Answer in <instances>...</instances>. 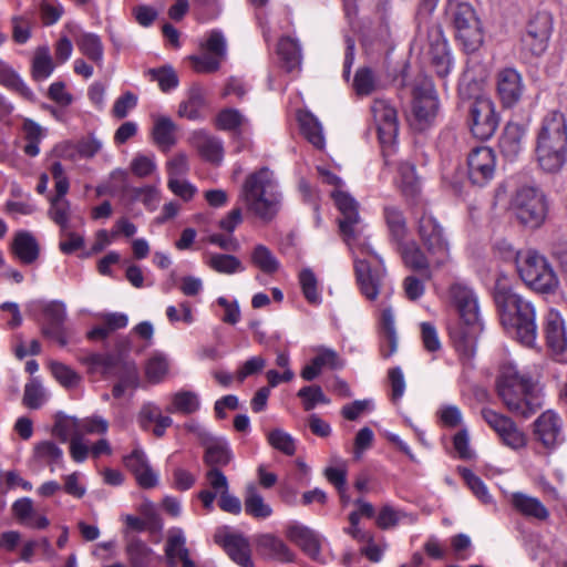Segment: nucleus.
Here are the masks:
<instances>
[{
  "mask_svg": "<svg viewBox=\"0 0 567 567\" xmlns=\"http://www.w3.org/2000/svg\"><path fill=\"white\" fill-rule=\"evenodd\" d=\"M534 158L546 174H557L567 163V122L558 111L548 112L536 130Z\"/></svg>",
  "mask_w": 567,
  "mask_h": 567,
  "instance_id": "obj_1",
  "label": "nucleus"
},
{
  "mask_svg": "<svg viewBox=\"0 0 567 567\" xmlns=\"http://www.w3.org/2000/svg\"><path fill=\"white\" fill-rule=\"evenodd\" d=\"M494 300L504 328L522 344L534 347L537 338L534 307L515 293L503 279H497L495 284Z\"/></svg>",
  "mask_w": 567,
  "mask_h": 567,
  "instance_id": "obj_2",
  "label": "nucleus"
},
{
  "mask_svg": "<svg viewBox=\"0 0 567 567\" xmlns=\"http://www.w3.org/2000/svg\"><path fill=\"white\" fill-rule=\"evenodd\" d=\"M239 199L249 214L262 223L272 221L282 204V194L274 171L264 166L248 174L241 186Z\"/></svg>",
  "mask_w": 567,
  "mask_h": 567,
  "instance_id": "obj_3",
  "label": "nucleus"
},
{
  "mask_svg": "<svg viewBox=\"0 0 567 567\" xmlns=\"http://www.w3.org/2000/svg\"><path fill=\"white\" fill-rule=\"evenodd\" d=\"M497 394L509 412L526 419L543 405L538 381L520 374L512 363L504 364L501 369Z\"/></svg>",
  "mask_w": 567,
  "mask_h": 567,
  "instance_id": "obj_4",
  "label": "nucleus"
},
{
  "mask_svg": "<svg viewBox=\"0 0 567 567\" xmlns=\"http://www.w3.org/2000/svg\"><path fill=\"white\" fill-rule=\"evenodd\" d=\"M449 299L451 305L456 309L460 318L465 324L471 327V331L455 339V347L458 353L471 359L476 351V340L474 332L477 330L478 323V299L475 291L463 282H454L449 289Z\"/></svg>",
  "mask_w": 567,
  "mask_h": 567,
  "instance_id": "obj_5",
  "label": "nucleus"
},
{
  "mask_svg": "<svg viewBox=\"0 0 567 567\" xmlns=\"http://www.w3.org/2000/svg\"><path fill=\"white\" fill-rule=\"evenodd\" d=\"M519 277L533 290L542 293L554 292L559 285L558 277L548 260L533 249L515 252Z\"/></svg>",
  "mask_w": 567,
  "mask_h": 567,
  "instance_id": "obj_6",
  "label": "nucleus"
},
{
  "mask_svg": "<svg viewBox=\"0 0 567 567\" xmlns=\"http://www.w3.org/2000/svg\"><path fill=\"white\" fill-rule=\"evenodd\" d=\"M355 252L354 271L361 293L371 301L377 300L384 277L380 257L369 245L360 244Z\"/></svg>",
  "mask_w": 567,
  "mask_h": 567,
  "instance_id": "obj_7",
  "label": "nucleus"
},
{
  "mask_svg": "<svg viewBox=\"0 0 567 567\" xmlns=\"http://www.w3.org/2000/svg\"><path fill=\"white\" fill-rule=\"evenodd\" d=\"M416 233L434 268H441L450 261V243L444 228L432 214L422 213L416 221Z\"/></svg>",
  "mask_w": 567,
  "mask_h": 567,
  "instance_id": "obj_8",
  "label": "nucleus"
},
{
  "mask_svg": "<svg viewBox=\"0 0 567 567\" xmlns=\"http://www.w3.org/2000/svg\"><path fill=\"white\" fill-rule=\"evenodd\" d=\"M512 208L523 225L537 228L543 225L547 217L548 202L542 189L523 186L513 196Z\"/></svg>",
  "mask_w": 567,
  "mask_h": 567,
  "instance_id": "obj_9",
  "label": "nucleus"
},
{
  "mask_svg": "<svg viewBox=\"0 0 567 567\" xmlns=\"http://www.w3.org/2000/svg\"><path fill=\"white\" fill-rule=\"evenodd\" d=\"M455 38L465 52H475L483 44V28L474 8L468 3H457L452 12Z\"/></svg>",
  "mask_w": 567,
  "mask_h": 567,
  "instance_id": "obj_10",
  "label": "nucleus"
},
{
  "mask_svg": "<svg viewBox=\"0 0 567 567\" xmlns=\"http://www.w3.org/2000/svg\"><path fill=\"white\" fill-rule=\"evenodd\" d=\"M470 128L480 140H487L494 135L498 126V115L491 97L480 95L470 105Z\"/></svg>",
  "mask_w": 567,
  "mask_h": 567,
  "instance_id": "obj_11",
  "label": "nucleus"
},
{
  "mask_svg": "<svg viewBox=\"0 0 567 567\" xmlns=\"http://www.w3.org/2000/svg\"><path fill=\"white\" fill-rule=\"evenodd\" d=\"M227 45L221 32L212 31L202 43V53L190 55L188 59L193 69L198 73L216 72L226 58Z\"/></svg>",
  "mask_w": 567,
  "mask_h": 567,
  "instance_id": "obj_12",
  "label": "nucleus"
},
{
  "mask_svg": "<svg viewBox=\"0 0 567 567\" xmlns=\"http://www.w3.org/2000/svg\"><path fill=\"white\" fill-rule=\"evenodd\" d=\"M481 415L483 420L496 432L504 445L512 450H520L526 446V434L512 419L489 408L482 409Z\"/></svg>",
  "mask_w": 567,
  "mask_h": 567,
  "instance_id": "obj_13",
  "label": "nucleus"
},
{
  "mask_svg": "<svg viewBox=\"0 0 567 567\" xmlns=\"http://www.w3.org/2000/svg\"><path fill=\"white\" fill-rule=\"evenodd\" d=\"M495 154L487 146L473 148L467 156V178L473 186L484 187L495 174Z\"/></svg>",
  "mask_w": 567,
  "mask_h": 567,
  "instance_id": "obj_14",
  "label": "nucleus"
},
{
  "mask_svg": "<svg viewBox=\"0 0 567 567\" xmlns=\"http://www.w3.org/2000/svg\"><path fill=\"white\" fill-rule=\"evenodd\" d=\"M553 28L551 16L542 11L533 14L526 25L522 42L526 50L534 55L545 52Z\"/></svg>",
  "mask_w": 567,
  "mask_h": 567,
  "instance_id": "obj_15",
  "label": "nucleus"
},
{
  "mask_svg": "<svg viewBox=\"0 0 567 567\" xmlns=\"http://www.w3.org/2000/svg\"><path fill=\"white\" fill-rule=\"evenodd\" d=\"M371 113L378 131L380 143L392 145L398 136L399 123L396 110L389 101L377 99L371 105Z\"/></svg>",
  "mask_w": 567,
  "mask_h": 567,
  "instance_id": "obj_16",
  "label": "nucleus"
},
{
  "mask_svg": "<svg viewBox=\"0 0 567 567\" xmlns=\"http://www.w3.org/2000/svg\"><path fill=\"white\" fill-rule=\"evenodd\" d=\"M535 440L547 450H554L564 442L561 417L553 410L543 412L534 422Z\"/></svg>",
  "mask_w": 567,
  "mask_h": 567,
  "instance_id": "obj_17",
  "label": "nucleus"
},
{
  "mask_svg": "<svg viewBox=\"0 0 567 567\" xmlns=\"http://www.w3.org/2000/svg\"><path fill=\"white\" fill-rule=\"evenodd\" d=\"M426 54L436 74L441 79L447 76L452 69V56L440 25H433L427 30Z\"/></svg>",
  "mask_w": 567,
  "mask_h": 567,
  "instance_id": "obj_18",
  "label": "nucleus"
},
{
  "mask_svg": "<svg viewBox=\"0 0 567 567\" xmlns=\"http://www.w3.org/2000/svg\"><path fill=\"white\" fill-rule=\"evenodd\" d=\"M332 197L342 215L339 220L340 231L348 245L352 247L358 236L355 226L360 223L359 204L350 194L340 189L334 190Z\"/></svg>",
  "mask_w": 567,
  "mask_h": 567,
  "instance_id": "obj_19",
  "label": "nucleus"
},
{
  "mask_svg": "<svg viewBox=\"0 0 567 567\" xmlns=\"http://www.w3.org/2000/svg\"><path fill=\"white\" fill-rule=\"evenodd\" d=\"M525 91L522 74L513 68H505L496 74V92L505 107L516 105Z\"/></svg>",
  "mask_w": 567,
  "mask_h": 567,
  "instance_id": "obj_20",
  "label": "nucleus"
},
{
  "mask_svg": "<svg viewBox=\"0 0 567 567\" xmlns=\"http://www.w3.org/2000/svg\"><path fill=\"white\" fill-rule=\"evenodd\" d=\"M413 94V115L422 128V125L429 123L437 111V100L431 80L423 79L422 83L414 87Z\"/></svg>",
  "mask_w": 567,
  "mask_h": 567,
  "instance_id": "obj_21",
  "label": "nucleus"
},
{
  "mask_svg": "<svg viewBox=\"0 0 567 567\" xmlns=\"http://www.w3.org/2000/svg\"><path fill=\"white\" fill-rule=\"evenodd\" d=\"M123 464L134 475L142 488H153L157 485L158 476L140 446L123 457Z\"/></svg>",
  "mask_w": 567,
  "mask_h": 567,
  "instance_id": "obj_22",
  "label": "nucleus"
},
{
  "mask_svg": "<svg viewBox=\"0 0 567 567\" xmlns=\"http://www.w3.org/2000/svg\"><path fill=\"white\" fill-rule=\"evenodd\" d=\"M164 551L168 567H177L179 561L182 567H196L190 558V550L186 546V536L182 528L168 530Z\"/></svg>",
  "mask_w": 567,
  "mask_h": 567,
  "instance_id": "obj_23",
  "label": "nucleus"
},
{
  "mask_svg": "<svg viewBox=\"0 0 567 567\" xmlns=\"http://www.w3.org/2000/svg\"><path fill=\"white\" fill-rule=\"evenodd\" d=\"M286 536L311 559L320 560L322 540L315 530L305 525L292 523L287 527Z\"/></svg>",
  "mask_w": 567,
  "mask_h": 567,
  "instance_id": "obj_24",
  "label": "nucleus"
},
{
  "mask_svg": "<svg viewBox=\"0 0 567 567\" xmlns=\"http://www.w3.org/2000/svg\"><path fill=\"white\" fill-rule=\"evenodd\" d=\"M545 337L547 346L559 360H565L567 351V336L564 320L556 311H549L546 317Z\"/></svg>",
  "mask_w": 567,
  "mask_h": 567,
  "instance_id": "obj_25",
  "label": "nucleus"
},
{
  "mask_svg": "<svg viewBox=\"0 0 567 567\" xmlns=\"http://www.w3.org/2000/svg\"><path fill=\"white\" fill-rule=\"evenodd\" d=\"M398 248L402 260L408 268L421 272L425 279H430L432 277L430 269L431 266H433V262L431 257L426 251L424 252L415 241L404 240L401 244H398Z\"/></svg>",
  "mask_w": 567,
  "mask_h": 567,
  "instance_id": "obj_26",
  "label": "nucleus"
},
{
  "mask_svg": "<svg viewBox=\"0 0 567 567\" xmlns=\"http://www.w3.org/2000/svg\"><path fill=\"white\" fill-rule=\"evenodd\" d=\"M47 324L43 327V334L59 342L61 346L68 343L65 329L63 327L66 318L65 306L62 302L53 301L44 310Z\"/></svg>",
  "mask_w": 567,
  "mask_h": 567,
  "instance_id": "obj_27",
  "label": "nucleus"
},
{
  "mask_svg": "<svg viewBox=\"0 0 567 567\" xmlns=\"http://www.w3.org/2000/svg\"><path fill=\"white\" fill-rule=\"evenodd\" d=\"M216 542L220 543L229 558L241 567H252L250 544L246 537L239 534H226L223 539L216 535Z\"/></svg>",
  "mask_w": 567,
  "mask_h": 567,
  "instance_id": "obj_28",
  "label": "nucleus"
},
{
  "mask_svg": "<svg viewBox=\"0 0 567 567\" xmlns=\"http://www.w3.org/2000/svg\"><path fill=\"white\" fill-rule=\"evenodd\" d=\"M202 446L204 447L203 461L209 468L226 466L233 460L229 443L223 436L213 434Z\"/></svg>",
  "mask_w": 567,
  "mask_h": 567,
  "instance_id": "obj_29",
  "label": "nucleus"
},
{
  "mask_svg": "<svg viewBox=\"0 0 567 567\" xmlns=\"http://www.w3.org/2000/svg\"><path fill=\"white\" fill-rule=\"evenodd\" d=\"M343 363L338 353L329 348H319L317 355L301 371V378L306 381L315 380L323 368L340 369Z\"/></svg>",
  "mask_w": 567,
  "mask_h": 567,
  "instance_id": "obj_30",
  "label": "nucleus"
},
{
  "mask_svg": "<svg viewBox=\"0 0 567 567\" xmlns=\"http://www.w3.org/2000/svg\"><path fill=\"white\" fill-rule=\"evenodd\" d=\"M509 502L515 511L527 518L546 520L549 517V512L546 506L538 498L525 493H513Z\"/></svg>",
  "mask_w": 567,
  "mask_h": 567,
  "instance_id": "obj_31",
  "label": "nucleus"
},
{
  "mask_svg": "<svg viewBox=\"0 0 567 567\" xmlns=\"http://www.w3.org/2000/svg\"><path fill=\"white\" fill-rule=\"evenodd\" d=\"M525 128L517 123H508L499 138L502 154L508 159H515L523 150Z\"/></svg>",
  "mask_w": 567,
  "mask_h": 567,
  "instance_id": "obj_32",
  "label": "nucleus"
},
{
  "mask_svg": "<svg viewBox=\"0 0 567 567\" xmlns=\"http://www.w3.org/2000/svg\"><path fill=\"white\" fill-rule=\"evenodd\" d=\"M383 218L391 240L396 245L404 241L409 233V228L402 209L396 205H385L383 207Z\"/></svg>",
  "mask_w": 567,
  "mask_h": 567,
  "instance_id": "obj_33",
  "label": "nucleus"
},
{
  "mask_svg": "<svg viewBox=\"0 0 567 567\" xmlns=\"http://www.w3.org/2000/svg\"><path fill=\"white\" fill-rule=\"evenodd\" d=\"M256 544L264 554L279 561L290 563L295 558V554L289 549L284 540L272 534H262L258 536Z\"/></svg>",
  "mask_w": 567,
  "mask_h": 567,
  "instance_id": "obj_34",
  "label": "nucleus"
},
{
  "mask_svg": "<svg viewBox=\"0 0 567 567\" xmlns=\"http://www.w3.org/2000/svg\"><path fill=\"white\" fill-rule=\"evenodd\" d=\"M12 251L20 261L29 265L38 259L39 245L30 233L19 231L14 236Z\"/></svg>",
  "mask_w": 567,
  "mask_h": 567,
  "instance_id": "obj_35",
  "label": "nucleus"
},
{
  "mask_svg": "<svg viewBox=\"0 0 567 567\" xmlns=\"http://www.w3.org/2000/svg\"><path fill=\"white\" fill-rule=\"evenodd\" d=\"M244 506L245 512L255 518L264 519L272 514L271 506L265 502L254 484L246 486Z\"/></svg>",
  "mask_w": 567,
  "mask_h": 567,
  "instance_id": "obj_36",
  "label": "nucleus"
},
{
  "mask_svg": "<svg viewBox=\"0 0 567 567\" xmlns=\"http://www.w3.org/2000/svg\"><path fill=\"white\" fill-rule=\"evenodd\" d=\"M175 132L176 126L169 117L158 116L155 118L152 135L161 150L167 151L176 143Z\"/></svg>",
  "mask_w": 567,
  "mask_h": 567,
  "instance_id": "obj_37",
  "label": "nucleus"
},
{
  "mask_svg": "<svg viewBox=\"0 0 567 567\" xmlns=\"http://www.w3.org/2000/svg\"><path fill=\"white\" fill-rule=\"evenodd\" d=\"M75 42L83 55L97 65L102 64L104 47L97 34L84 32L76 38Z\"/></svg>",
  "mask_w": 567,
  "mask_h": 567,
  "instance_id": "obj_38",
  "label": "nucleus"
},
{
  "mask_svg": "<svg viewBox=\"0 0 567 567\" xmlns=\"http://www.w3.org/2000/svg\"><path fill=\"white\" fill-rule=\"evenodd\" d=\"M300 128L305 137L317 148L324 147V136L322 126L317 117L309 112H300L298 114Z\"/></svg>",
  "mask_w": 567,
  "mask_h": 567,
  "instance_id": "obj_39",
  "label": "nucleus"
},
{
  "mask_svg": "<svg viewBox=\"0 0 567 567\" xmlns=\"http://www.w3.org/2000/svg\"><path fill=\"white\" fill-rule=\"evenodd\" d=\"M54 71V62L52 60L50 49L47 45L39 47L32 60V76L37 81L48 79Z\"/></svg>",
  "mask_w": 567,
  "mask_h": 567,
  "instance_id": "obj_40",
  "label": "nucleus"
},
{
  "mask_svg": "<svg viewBox=\"0 0 567 567\" xmlns=\"http://www.w3.org/2000/svg\"><path fill=\"white\" fill-rule=\"evenodd\" d=\"M22 132L27 144L23 152L29 156H37L40 153L39 143L44 137V128L37 122L24 118L22 124Z\"/></svg>",
  "mask_w": 567,
  "mask_h": 567,
  "instance_id": "obj_41",
  "label": "nucleus"
},
{
  "mask_svg": "<svg viewBox=\"0 0 567 567\" xmlns=\"http://www.w3.org/2000/svg\"><path fill=\"white\" fill-rule=\"evenodd\" d=\"M126 554L133 567H150L153 549L138 538H132L126 546Z\"/></svg>",
  "mask_w": 567,
  "mask_h": 567,
  "instance_id": "obj_42",
  "label": "nucleus"
},
{
  "mask_svg": "<svg viewBox=\"0 0 567 567\" xmlns=\"http://www.w3.org/2000/svg\"><path fill=\"white\" fill-rule=\"evenodd\" d=\"M206 264L216 272L233 275L244 270L241 261L233 255L208 254Z\"/></svg>",
  "mask_w": 567,
  "mask_h": 567,
  "instance_id": "obj_43",
  "label": "nucleus"
},
{
  "mask_svg": "<svg viewBox=\"0 0 567 567\" xmlns=\"http://www.w3.org/2000/svg\"><path fill=\"white\" fill-rule=\"evenodd\" d=\"M399 186L406 197H414L420 192V181L415 173V167L408 163H400L399 167Z\"/></svg>",
  "mask_w": 567,
  "mask_h": 567,
  "instance_id": "obj_44",
  "label": "nucleus"
},
{
  "mask_svg": "<svg viewBox=\"0 0 567 567\" xmlns=\"http://www.w3.org/2000/svg\"><path fill=\"white\" fill-rule=\"evenodd\" d=\"M197 148L200 155L212 163L219 164L223 161L224 148L220 140L200 134L197 137Z\"/></svg>",
  "mask_w": 567,
  "mask_h": 567,
  "instance_id": "obj_45",
  "label": "nucleus"
},
{
  "mask_svg": "<svg viewBox=\"0 0 567 567\" xmlns=\"http://www.w3.org/2000/svg\"><path fill=\"white\" fill-rule=\"evenodd\" d=\"M33 452L34 457L47 463L51 472L54 471V465L62 464L63 462V451L52 441H42L35 444Z\"/></svg>",
  "mask_w": 567,
  "mask_h": 567,
  "instance_id": "obj_46",
  "label": "nucleus"
},
{
  "mask_svg": "<svg viewBox=\"0 0 567 567\" xmlns=\"http://www.w3.org/2000/svg\"><path fill=\"white\" fill-rule=\"evenodd\" d=\"M0 84L14 90L28 101L34 100L33 92L7 63L0 69Z\"/></svg>",
  "mask_w": 567,
  "mask_h": 567,
  "instance_id": "obj_47",
  "label": "nucleus"
},
{
  "mask_svg": "<svg viewBox=\"0 0 567 567\" xmlns=\"http://www.w3.org/2000/svg\"><path fill=\"white\" fill-rule=\"evenodd\" d=\"M200 406L198 395L192 391H179L172 396V404L168 412H181L184 414L195 413Z\"/></svg>",
  "mask_w": 567,
  "mask_h": 567,
  "instance_id": "obj_48",
  "label": "nucleus"
},
{
  "mask_svg": "<svg viewBox=\"0 0 567 567\" xmlns=\"http://www.w3.org/2000/svg\"><path fill=\"white\" fill-rule=\"evenodd\" d=\"M278 54L288 71H292L300 64L301 50L296 40L286 37L278 43Z\"/></svg>",
  "mask_w": 567,
  "mask_h": 567,
  "instance_id": "obj_49",
  "label": "nucleus"
},
{
  "mask_svg": "<svg viewBox=\"0 0 567 567\" xmlns=\"http://www.w3.org/2000/svg\"><path fill=\"white\" fill-rule=\"evenodd\" d=\"M252 264L265 274H274L279 269L280 262L271 250L265 245H257L251 252Z\"/></svg>",
  "mask_w": 567,
  "mask_h": 567,
  "instance_id": "obj_50",
  "label": "nucleus"
},
{
  "mask_svg": "<svg viewBox=\"0 0 567 567\" xmlns=\"http://www.w3.org/2000/svg\"><path fill=\"white\" fill-rule=\"evenodd\" d=\"M74 432L83 434H105L109 430V421L101 415L94 414L83 419L73 417Z\"/></svg>",
  "mask_w": 567,
  "mask_h": 567,
  "instance_id": "obj_51",
  "label": "nucleus"
},
{
  "mask_svg": "<svg viewBox=\"0 0 567 567\" xmlns=\"http://www.w3.org/2000/svg\"><path fill=\"white\" fill-rule=\"evenodd\" d=\"M204 104L205 97L203 91L199 87H193L189 91L187 101L179 105L178 114L192 121L198 120Z\"/></svg>",
  "mask_w": 567,
  "mask_h": 567,
  "instance_id": "obj_52",
  "label": "nucleus"
},
{
  "mask_svg": "<svg viewBox=\"0 0 567 567\" xmlns=\"http://www.w3.org/2000/svg\"><path fill=\"white\" fill-rule=\"evenodd\" d=\"M71 205L68 199L50 198L49 218L55 223L61 231H66L70 223Z\"/></svg>",
  "mask_w": 567,
  "mask_h": 567,
  "instance_id": "obj_53",
  "label": "nucleus"
},
{
  "mask_svg": "<svg viewBox=\"0 0 567 567\" xmlns=\"http://www.w3.org/2000/svg\"><path fill=\"white\" fill-rule=\"evenodd\" d=\"M299 282L307 301L312 305L321 302V295L318 290V280L311 269L306 268L299 274Z\"/></svg>",
  "mask_w": 567,
  "mask_h": 567,
  "instance_id": "obj_54",
  "label": "nucleus"
},
{
  "mask_svg": "<svg viewBox=\"0 0 567 567\" xmlns=\"http://www.w3.org/2000/svg\"><path fill=\"white\" fill-rule=\"evenodd\" d=\"M117 358L113 354H100L93 353L84 359V362L89 365L91 373H110L117 364Z\"/></svg>",
  "mask_w": 567,
  "mask_h": 567,
  "instance_id": "obj_55",
  "label": "nucleus"
},
{
  "mask_svg": "<svg viewBox=\"0 0 567 567\" xmlns=\"http://www.w3.org/2000/svg\"><path fill=\"white\" fill-rule=\"evenodd\" d=\"M460 473L465 481L468 488L473 492V494L484 504L492 503V495L489 494L486 485L483 481L476 476L468 468H461Z\"/></svg>",
  "mask_w": 567,
  "mask_h": 567,
  "instance_id": "obj_56",
  "label": "nucleus"
},
{
  "mask_svg": "<svg viewBox=\"0 0 567 567\" xmlns=\"http://www.w3.org/2000/svg\"><path fill=\"white\" fill-rule=\"evenodd\" d=\"M268 443L286 455H293L296 452L295 441L287 432L275 429L267 435Z\"/></svg>",
  "mask_w": 567,
  "mask_h": 567,
  "instance_id": "obj_57",
  "label": "nucleus"
},
{
  "mask_svg": "<svg viewBox=\"0 0 567 567\" xmlns=\"http://www.w3.org/2000/svg\"><path fill=\"white\" fill-rule=\"evenodd\" d=\"M168 372L167 359L162 354L153 355L146 364L145 374L150 382L159 383Z\"/></svg>",
  "mask_w": 567,
  "mask_h": 567,
  "instance_id": "obj_58",
  "label": "nucleus"
},
{
  "mask_svg": "<svg viewBox=\"0 0 567 567\" xmlns=\"http://www.w3.org/2000/svg\"><path fill=\"white\" fill-rule=\"evenodd\" d=\"M130 169L140 178L148 177L157 169L155 157L153 155L137 154L131 161Z\"/></svg>",
  "mask_w": 567,
  "mask_h": 567,
  "instance_id": "obj_59",
  "label": "nucleus"
},
{
  "mask_svg": "<svg viewBox=\"0 0 567 567\" xmlns=\"http://www.w3.org/2000/svg\"><path fill=\"white\" fill-rule=\"evenodd\" d=\"M298 396L302 400L306 411L312 410L318 403H330L319 385L303 386L298 391Z\"/></svg>",
  "mask_w": 567,
  "mask_h": 567,
  "instance_id": "obj_60",
  "label": "nucleus"
},
{
  "mask_svg": "<svg viewBox=\"0 0 567 567\" xmlns=\"http://www.w3.org/2000/svg\"><path fill=\"white\" fill-rule=\"evenodd\" d=\"M148 74L153 81H156L163 92L174 89L178 84L176 72L171 66L148 70Z\"/></svg>",
  "mask_w": 567,
  "mask_h": 567,
  "instance_id": "obj_61",
  "label": "nucleus"
},
{
  "mask_svg": "<svg viewBox=\"0 0 567 567\" xmlns=\"http://www.w3.org/2000/svg\"><path fill=\"white\" fill-rule=\"evenodd\" d=\"M246 123L245 116L235 109H225L219 112L216 124L224 131H236Z\"/></svg>",
  "mask_w": 567,
  "mask_h": 567,
  "instance_id": "obj_62",
  "label": "nucleus"
},
{
  "mask_svg": "<svg viewBox=\"0 0 567 567\" xmlns=\"http://www.w3.org/2000/svg\"><path fill=\"white\" fill-rule=\"evenodd\" d=\"M353 87L359 95H369L375 89V78L369 68H360L354 75Z\"/></svg>",
  "mask_w": 567,
  "mask_h": 567,
  "instance_id": "obj_63",
  "label": "nucleus"
},
{
  "mask_svg": "<svg viewBox=\"0 0 567 567\" xmlns=\"http://www.w3.org/2000/svg\"><path fill=\"white\" fill-rule=\"evenodd\" d=\"M125 374L121 377L120 381L113 386V396L121 398L127 389H136L138 386V373L134 364H126Z\"/></svg>",
  "mask_w": 567,
  "mask_h": 567,
  "instance_id": "obj_64",
  "label": "nucleus"
}]
</instances>
